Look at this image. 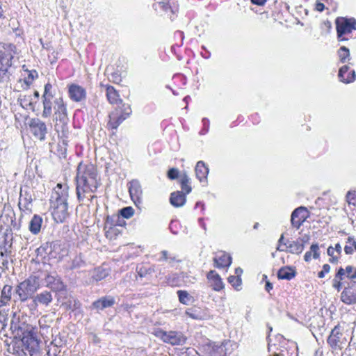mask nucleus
<instances>
[{"label": "nucleus", "mask_w": 356, "mask_h": 356, "mask_svg": "<svg viewBox=\"0 0 356 356\" xmlns=\"http://www.w3.org/2000/svg\"><path fill=\"white\" fill-rule=\"evenodd\" d=\"M76 193L79 202H84L85 200L92 201L95 193L100 186L99 180L97 179V172L95 167L92 164L83 165L79 163L77 167L76 176Z\"/></svg>", "instance_id": "nucleus-1"}, {"label": "nucleus", "mask_w": 356, "mask_h": 356, "mask_svg": "<svg viewBox=\"0 0 356 356\" xmlns=\"http://www.w3.org/2000/svg\"><path fill=\"white\" fill-rule=\"evenodd\" d=\"M67 198V188H63L62 184H58L50 198L51 215L58 223L63 222L69 216Z\"/></svg>", "instance_id": "nucleus-2"}, {"label": "nucleus", "mask_w": 356, "mask_h": 356, "mask_svg": "<svg viewBox=\"0 0 356 356\" xmlns=\"http://www.w3.org/2000/svg\"><path fill=\"white\" fill-rule=\"evenodd\" d=\"M53 120L55 122L54 129L58 136L62 138H67L69 134V118L67 115V104L63 97H56L54 99Z\"/></svg>", "instance_id": "nucleus-3"}, {"label": "nucleus", "mask_w": 356, "mask_h": 356, "mask_svg": "<svg viewBox=\"0 0 356 356\" xmlns=\"http://www.w3.org/2000/svg\"><path fill=\"white\" fill-rule=\"evenodd\" d=\"M40 287L38 277H29L20 282L15 289V293L18 295L21 302H24L30 298H33L34 293Z\"/></svg>", "instance_id": "nucleus-4"}, {"label": "nucleus", "mask_w": 356, "mask_h": 356, "mask_svg": "<svg viewBox=\"0 0 356 356\" xmlns=\"http://www.w3.org/2000/svg\"><path fill=\"white\" fill-rule=\"evenodd\" d=\"M347 339L339 325H336L327 339V343L332 351L341 350L346 344Z\"/></svg>", "instance_id": "nucleus-5"}, {"label": "nucleus", "mask_w": 356, "mask_h": 356, "mask_svg": "<svg viewBox=\"0 0 356 356\" xmlns=\"http://www.w3.org/2000/svg\"><path fill=\"white\" fill-rule=\"evenodd\" d=\"M336 29L338 40L339 41L347 40L346 38H342V36L351 33L353 30H356V20L354 18L337 17Z\"/></svg>", "instance_id": "nucleus-6"}, {"label": "nucleus", "mask_w": 356, "mask_h": 356, "mask_svg": "<svg viewBox=\"0 0 356 356\" xmlns=\"http://www.w3.org/2000/svg\"><path fill=\"white\" fill-rule=\"evenodd\" d=\"M29 129L31 133L40 141L45 140L47 133V128L45 122L39 118H32L30 120Z\"/></svg>", "instance_id": "nucleus-7"}, {"label": "nucleus", "mask_w": 356, "mask_h": 356, "mask_svg": "<svg viewBox=\"0 0 356 356\" xmlns=\"http://www.w3.org/2000/svg\"><path fill=\"white\" fill-rule=\"evenodd\" d=\"M136 272L140 277H145L155 272H158L159 275H161L166 273V268L164 266L161 267V265L156 266L142 264L137 266Z\"/></svg>", "instance_id": "nucleus-8"}, {"label": "nucleus", "mask_w": 356, "mask_h": 356, "mask_svg": "<svg viewBox=\"0 0 356 356\" xmlns=\"http://www.w3.org/2000/svg\"><path fill=\"white\" fill-rule=\"evenodd\" d=\"M160 337L165 343H170L171 345H183L185 343L186 338L181 332L170 331V332H160Z\"/></svg>", "instance_id": "nucleus-9"}, {"label": "nucleus", "mask_w": 356, "mask_h": 356, "mask_svg": "<svg viewBox=\"0 0 356 356\" xmlns=\"http://www.w3.org/2000/svg\"><path fill=\"white\" fill-rule=\"evenodd\" d=\"M341 300L346 305L356 303V281L351 282L341 293Z\"/></svg>", "instance_id": "nucleus-10"}, {"label": "nucleus", "mask_w": 356, "mask_h": 356, "mask_svg": "<svg viewBox=\"0 0 356 356\" xmlns=\"http://www.w3.org/2000/svg\"><path fill=\"white\" fill-rule=\"evenodd\" d=\"M308 217V211L304 207L296 209L291 213V225L299 229Z\"/></svg>", "instance_id": "nucleus-11"}, {"label": "nucleus", "mask_w": 356, "mask_h": 356, "mask_svg": "<svg viewBox=\"0 0 356 356\" xmlns=\"http://www.w3.org/2000/svg\"><path fill=\"white\" fill-rule=\"evenodd\" d=\"M46 286L51 289L53 291H61L65 290V285L61 280V278L56 274H47L44 278Z\"/></svg>", "instance_id": "nucleus-12"}, {"label": "nucleus", "mask_w": 356, "mask_h": 356, "mask_svg": "<svg viewBox=\"0 0 356 356\" xmlns=\"http://www.w3.org/2000/svg\"><path fill=\"white\" fill-rule=\"evenodd\" d=\"M68 94L70 98L76 102H80L86 98V90L82 86L74 83L69 86Z\"/></svg>", "instance_id": "nucleus-13"}, {"label": "nucleus", "mask_w": 356, "mask_h": 356, "mask_svg": "<svg viewBox=\"0 0 356 356\" xmlns=\"http://www.w3.org/2000/svg\"><path fill=\"white\" fill-rule=\"evenodd\" d=\"M53 300L51 293L49 291H44L33 298V302L31 305V309L35 310L38 304L48 306Z\"/></svg>", "instance_id": "nucleus-14"}, {"label": "nucleus", "mask_w": 356, "mask_h": 356, "mask_svg": "<svg viewBox=\"0 0 356 356\" xmlns=\"http://www.w3.org/2000/svg\"><path fill=\"white\" fill-rule=\"evenodd\" d=\"M176 0H156L155 10H161L165 13H175L177 11Z\"/></svg>", "instance_id": "nucleus-15"}, {"label": "nucleus", "mask_w": 356, "mask_h": 356, "mask_svg": "<svg viewBox=\"0 0 356 356\" xmlns=\"http://www.w3.org/2000/svg\"><path fill=\"white\" fill-rule=\"evenodd\" d=\"M128 187L131 200L135 202L136 201L140 202L143 191L139 181L137 179L131 180L129 182Z\"/></svg>", "instance_id": "nucleus-16"}, {"label": "nucleus", "mask_w": 356, "mask_h": 356, "mask_svg": "<svg viewBox=\"0 0 356 356\" xmlns=\"http://www.w3.org/2000/svg\"><path fill=\"white\" fill-rule=\"evenodd\" d=\"M227 343H222L221 344L209 343L205 347V350L208 356H225L226 348L225 345Z\"/></svg>", "instance_id": "nucleus-17"}, {"label": "nucleus", "mask_w": 356, "mask_h": 356, "mask_svg": "<svg viewBox=\"0 0 356 356\" xmlns=\"http://www.w3.org/2000/svg\"><path fill=\"white\" fill-rule=\"evenodd\" d=\"M214 266L218 268L228 267L232 264V257L225 252L220 251L216 253L213 258Z\"/></svg>", "instance_id": "nucleus-18"}, {"label": "nucleus", "mask_w": 356, "mask_h": 356, "mask_svg": "<svg viewBox=\"0 0 356 356\" xmlns=\"http://www.w3.org/2000/svg\"><path fill=\"white\" fill-rule=\"evenodd\" d=\"M21 346L32 356L37 350L38 341L36 337H23Z\"/></svg>", "instance_id": "nucleus-19"}, {"label": "nucleus", "mask_w": 356, "mask_h": 356, "mask_svg": "<svg viewBox=\"0 0 356 356\" xmlns=\"http://www.w3.org/2000/svg\"><path fill=\"white\" fill-rule=\"evenodd\" d=\"M4 239L2 243L0 244V256L1 257H5L11 254L12 252V246H13V236L12 234H8L7 233L4 234Z\"/></svg>", "instance_id": "nucleus-20"}, {"label": "nucleus", "mask_w": 356, "mask_h": 356, "mask_svg": "<svg viewBox=\"0 0 356 356\" xmlns=\"http://www.w3.org/2000/svg\"><path fill=\"white\" fill-rule=\"evenodd\" d=\"M207 277L214 291H219L224 288V284L221 277L215 270H210L207 273Z\"/></svg>", "instance_id": "nucleus-21"}, {"label": "nucleus", "mask_w": 356, "mask_h": 356, "mask_svg": "<svg viewBox=\"0 0 356 356\" xmlns=\"http://www.w3.org/2000/svg\"><path fill=\"white\" fill-rule=\"evenodd\" d=\"M115 303V298L112 296H104L92 303V307L97 310L111 307Z\"/></svg>", "instance_id": "nucleus-22"}, {"label": "nucleus", "mask_w": 356, "mask_h": 356, "mask_svg": "<svg viewBox=\"0 0 356 356\" xmlns=\"http://www.w3.org/2000/svg\"><path fill=\"white\" fill-rule=\"evenodd\" d=\"M156 260L160 263L166 261L169 267H173L175 263L180 261L175 254L170 253L167 250L161 251Z\"/></svg>", "instance_id": "nucleus-23"}, {"label": "nucleus", "mask_w": 356, "mask_h": 356, "mask_svg": "<svg viewBox=\"0 0 356 356\" xmlns=\"http://www.w3.org/2000/svg\"><path fill=\"white\" fill-rule=\"evenodd\" d=\"M186 201V195L182 191H175L170 194V202L175 207L184 206Z\"/></svg>", "instance_id": "nucleus-24"}, {"label": "nucleus", "mask_w": 356, "mask_h": 356, "mask_svg": "<svg viewBox=\"0 0 356 356\" xmlns=\"http://www.w3.org/2000/svg\"><path fill=\"white\" fill-rule=\"evenodd\" d=\"M126 119L127 118L120 113L119 109L115 108V111L109 115L108 125L112 129H115Z\"/></svg>", "instance_id": "nucleus-25"}, {"label": "nucleus", "mask_w": 356, "mask_h": 356, "mask_svg": "<svg viewBox=\"0 0 356 356\" xmlns=\"http://www.w3.org/2000/svg\"><path fill=\"white\" fill-rule=\"evenodd\" d=\"M195 170L196 177L200 181L202 182L207 179L209 168L205 165L203 161H200L197 163Z\"/></svg>", "instance_id": "nucleus-26"}, {"label": "nucleus", "mask_w": 356, "mask_h": 356, "mask_svg": "<svg viewBox=\"0 0 356 356\" xmlns=\"http://www.w3.org/2000/svg\"><path fill=\"white\" fill-rule=\"evenodd\" d=\"M348 65H343L339 69V78L340 79V81L346 83L353 82L356 78L355 70H351L347 78H344V74L348 71Z\"/></svg>", "instance_id": "nucleus-27"}, {"label": "nucleus", "mask_w": 356, "mask_h": 356, "mask_svg": "<svg viewBox=\"0 0 356 356\" xmlns=\"http://www.w3.org/2000/svg\"><path fill=\"white\" fill-rule=\"evenodd\" d=\"M42 221H43V220L41 216H40L39 215H36V214L34 215L29 222V231L33 234H35V235L38 234L40 232Z\"/></svg>", "instance_id": "nucleus-28"}, {"label": "nucleus", "mask_w": 356, "mask_h": 356, "mask_svg": "<svg viewBox=\"0 0 356 356\" xmlns=\"http://www.w3.org/2000/svg\"><path fill=\"white\" fill-rule=\"evenodd\" d=\"M296 275V270L290 266L282 267L277 272V277L281 280H291Z\"/></svg>", "instance_id": "nucleus-29"}, {"label": "nucleus", "mask_w": 356, "mask_h": 356, "mask_svg": "<svg viewBox=\"0 0 356 356\" xmlns=\"http://www.w3.org/2000/svg\"><path fill=\"white\" fill-rule=\"evenodd\" d=\"M43 111L42 113V117L47 118L52 115V106L54 105L53 97H42Z\"/></svg>", "instance_id": "nucleus-30"}, {"label": "nucleus", "mask_w": 356, "mask_h": 356, "mask_svg": "<svg viewBox=\"0 0 356 356\" xmlns=\"http://www.w3.org/2000/svg\"><path fill=\"white\" fill-rule=\"evenodd\" d=\"M106 97L111 104H122V99L119 98L118 92L111 86H108L106 88Z\"/></svg>", "instance_id": "nucleus-31"}, {"label": "nucleus", "mask_w": 356, "mask_h": 356, "mask_svg": "<svg viewBox=\"0 0 356 356\" xmlns=\"http://www.w3.org/2000/svg\"><path fill=\"white\" fill-rule=\"evenodd\" d=\"M286 249V251L291 254H299L304 250V245L303 243H300L299 240L289 241Z\"/></svg>", "instance_id": "nucleus-32"}, {"label": "nucleus", "mask_w": 356, "mask_h": 356, "mask_svg": "<svg viewBox=\"0 0 356 356\" xmlns=\"http://www.w3.org/2000/svg\"><path fill=\"white\" fill-rule=\"evenodd\" d=\"M108 270L102 267L95 268L92 273V278L93 280L98 282L104 280L108 275Z\"/></svg>", "instance_id": "nucleus-33"}, {"label": "nucleus", "mask_w": 356, "mask_h": 356, "mask_svg": "<svg viewBox=\"0 0 356 356\" xmlns=\"http://www.w3.org/2000/svg\"><path fill=\"white\" fill-rule=\"evenodd\" d=\"M319 246L317 243L312 244L310 247V250L306 252L304 256V259L305 261L308 262L311 260L312 254H313V258L317 259L320 257V254L318 252Z\"/></svg>", "instance_id": "nucleus-34"}, {"label": "nucleus", "mask_w": 356, "mask_h": 356, "mask_svg": "<svg viewBox=\"0 0 356 356\" xmlns=\"http://www.w3.org/2000/svg\"><path fill=\"white\" fill-rule=\"evenodd\" d=\"M337 55L341 63H345L350 60L349 49L345 46H342L337 51Z\"/></svg>", "instance_id": "nucleus-35"}, {"label": "nucleus", "mask_w": 356, "mask_h": 356, "mask_svg": "<svg viewBox=\"0 0 356 356\" xmlns=\"http://www.w3.org/2000/svg\"><path fill=\"white\" fill-rule=\"evenodd\" d=\"M31 202H32V198H31V195L26 193L25 195L24 196L22 193V192L20 193V197H19V207L21 210L29 209V206L31 203Z\"/></svg>", "instance_id": "nucleus-36"}, {"label": "nucleus", "mask_w": 356, "mask_h": 356, "mask_svg": "<svg viewBox=\"0 0 356 356\" xmlns=\"http://www.w3.org/2000/svg\"><path fill=\"white\" fill-rule=\"evenodd\" d=\"M13 293V287L10 285L6 284L1 292V299L4 300L6 303H8V302L11 300V296Z\"/></svg>", "instance_id": "nucleus-37"}, {"label": "nucleus", "mask_w": 356, "mask_h": 356, "mask_svg": "<svg viewBox=\"0 0 356 356\" xmlns=\"http://www.w3.org/2000/svg\"><path fill=\"white\" fill-rule=\"evenodd\" d=\"M177 294L180 302L186 305H189L193 299V297L186 291L179 290L177 291Z\"/></svg>", "instance_id": "nucleus-38"}, {"label": "nucleus", "mask_w": 356, "mask_h": 356, "mask_svg": "<svg viewBox=\"0 0 356 356\" xmlns=\"http://www.w3.org/2000/svg\"><path fill=\"white\" fill-rule=\"evenodd\" d=\"M347 245L344 247V251L346 254H352L355 250H356V241L352 238L348 237L347 241Z\"/></svg>", "instance_id": "nucleus-39"}, {"label": "nucleus", "mask_w": 356, "mask_h": 356, "mask_svg": "<svg viewBox=\"0 0 356 356\" xmlns=\"http://www.w3.org/2000/svg\"><path fill=\"white\" fill-rule=\"evenodd\" d=\"M115 224L113 223V218L110 216H107L105 222L104 229L106 230V236L108 237L110 233L114 232L115 229L113 227Z\"/></svg>", "instance_id": "nucleus-40"}, {"label": "nucleus", "mask_w": 356, "mask_h": 356, "mask_svg": "<svg viewBox=\"0 0 356 356\" xmlns=\"http://www.w3.org/2000/svg\"><path fill=\"white\" fill-rule=\"evenodd\" d=\"M116 108L119 109L120 113L122 114L125 118L129 117L131 113V108L129 104H120Z\"/></svg>", "instance_id": "nucleus-41"}, {"label": "nucleus", "mask_w": 356, "mask_h": 356, "mask_svg": "<svg viewBox=\"0 0 356 356\" xmlns=\"http://www.w3.org/2000/svg\"><path fill=\"white\" fill-rule=\"evenodd\" d=\"M85 265V262L81 257V255L76 256L72 261V265L70 266L71 269H76L83 267Z\"/></svg>", "instance_id": "nucleus-42"}, {"label": "nucleus", "mask_w": 356, "mask_h": 356, "mask_svg": "<svg viewBox=\"0 0 356 356\" xmlns=\"http://www.w3.org/2000/svg\"><path fill=\"white\" fill-rule=\"evenodd\" d=\"M12 354L13 356H27V351L24 348L19 345L13 346Z\"/></svg>", "instance_id": "nucleus-43"}, {"label": "nucleus", "mask_w": 356, "mask_h": 356, "mask_svg": "<svg viewBox=\"0 0 356 356\" xmlns=\"http://www.w3.org/2000/svg\"><path fill=\"white\" fill-rule=\"evenodd\" d=\"M228 282L230 283L236 290H239V287L242 284L241 278L239 276L231 275L228 277Z\"/></svg>", "instance_id": "nucleus-44"}, {"label": "nucleus", "mask_w": 356, "mask_h": 356, "mask_svg": "<svg viewBox=\"0 0 356 356\" xmlns=\"http://www.w3.org/2000/svg\"><path fill=\"white\" fill-rule=\"evenodd\" d=\"M120 213L122 217L125 218H129L133 216L134 213V209L131 207H124L120 210Z\"/></svg>", "instance_id": "nucleus-45"}, {"label": "nucleus", "mask_w": 356, "mask_h": 356, "mask_svg": "<svg viewBox=\"0 0 356 356\" xmlns=\"http://www.w3.org/2000/svg\"><path fill=\"white\" fill-rule=\"evenodd\" d=\"M335 251L332 246L328 247L327 250V254L330 257L329 261L331 263H337L339 260V257L337 255H334Z\"/></svg>", "instance_id": "nucleus-46"}, {"label": "nucleus", "mask_w": 356, "mask_h": 356, "mask_svg": "<svg viewBox=\"0 0 356 356\" xmlns=\"http://www.w3.org/2000/svg\"><path fill=\"white\" fill-rule=\"evenodd\" d=\"M52 85L50 83H47L44 85V93L42 97H54V95L51 92Z\"/></svg>", "instance_id": "nucleus-47"}, {"label": "nucleus", "mask_w": 356, "mask_h": 356, "mask_svg": "<svg viewBox=\"0 0 356 356\" xmlns=\"http://www.w3.org/2000/svg\"><path fill=\"white\" fill-rule=\"evenodd\" d=\"M346 273L347 277L350 279L356 278V268H353L352 266H346Z\"/></svg>", "instance_id": "nucleus-48"}, {"label": "nucleus", "mask_w": 356, "mask_h": 356, "mask_svg": "<svg viewBox=\"0 0 356 356\" xmlns=\"http://www.w3.org/2000/svg\"><path fill=\"white\" fill-rule=\"evenodd\" d=\"M346 200L349 204L356 205V192L349 191L346 195Z\"/></svg>", "instance_id": "nucleus-49"}, {"label": "nucleus", "mask_w": 356, "mask_h": 356, "mask_svg": "<svg viewBox=\"0 0 356 356\" xmlns=\"http://www.w3.org/2000/svg\"><path fill=\"white\" fill-rule=\"evenodd\" d=\"M178 175H179V170L177 168H171L168 170V177L170 179H175L178 177Z\"/></svg>", "instance_id": "nucleus-50"}, {"label": "nucleus", "mask_w": 356, "mask_h": 356, "mask_svg": "<svg viewBox=\"0 0 356 356\" xmlns=\"http://www.w3.org/2000/svg\"><path fill=\"white\" fill-rule=\"evenodd\" d=\"M330 270V266L329 264H324L321 271L318 272V277L319 278H323L326 273H328Z\"/></svg>", "instance_id": "nucleus-51"}, {"label": "nucleus", "mask_w": 356, "mask_h": 356, "mask_svg": "<svg viewBox=\"0 0 356 356\" xmlns=\"http://www.w3.org/2000/svg\"><path fill=\"white\" fill-rule=\"evenodd\" d=\"M203 129L200 131L201 134H206L209 129V120L207 118L202 119Z\"/></svg>", "instance_id": "nucleus-52"}, {"label": "nucleus", "mask_w": 356, "mask_h": 356, "mask_svg": "<svg viewBox=\"0 0 356 356\" xmlns=\"http://www.w3.org/2000/svg\"><path fill=\"white\" fill-rule=\"evenodd\" d=\"M35 76H37V73L35 71L31 72L29 74L28 77L26 78L24 80L27 86H29L31 83Z\"/></svg>", "instance_id": "nucleus-53"}, {"label": "nucleus", "mask_w": 356, "mask_h": 356, "mask_svg": "<svg viewBox=\"0 0 356 356\" xmlns=\"http://www.w3.org/2000/svg\"><path fill=\"white\" fill-rule=\"evenodd\" d=\"M19 101H20V104L22 106H32L33 105V103L31 100H29L27 98H26V96H24L22 97H20L19 98Z\"/></svg>", "instance_id": "nucleus-54"}, {"label": "nucleus", "mask_w": 356, "mask_h": 356, "mask_svg": "<svg viewBox=\"0 0 356 356\" xmlns=\"http://www.w3.org/2000/svg\"><path fill=\"white\" fill-rule=\"evenodd\" d=\"M346 275V269H343V268H340L338 270V272L335 275V279H338L339 280H342L343 279V275Z\"/></svg>", "instance_id": "nucleus-55"}, {"label": "nucleus", "mask_w": 356, "mask_h": 356, "mask_svg": "<svg viewBox=\"0 0 356 356\" xmlns=\"http://www.w3.org/2000/svg\"><path fill=\"white\" fill-rule=\"evenodd\" d=\"M190 183L181 184V187L182 191L184 192V194H188L191 192L192 188L189 185Z\"/></svg>", "instance_id": "nucleus-56"}, {"label": "nucleus", "mask_w": 356, "mask_h": 356, "mask_svg": "<svg viewBox=\"0 0 356 356\" xmlns=\"http://www.w3.org/2000/svg\"><path fill=\"white\" fill-rule=\"evenodd\" d=\"M23 337H35V332L33 327L28 328L24 333Z\"/></svg>", "instance_id": "nucleus-57"}, {"label": "nucleus", "mask_w": 356, "mask_h": 356, "mask_svg": "<svg viewBox=\"0 0 356 356\" xmlns=\"http://www.w3.org/2000/svg\"><path fill=\"white\" fill-rule=\"evenodd\" d=\"M191 179L189 177L186 175V173H183L181 175L180 177V184H186V183H190Z\"/></svg>", "instance_id": "nucleus-58"}, {"label": "nucleus", "mask_w": 356, "mask_h": 356, "mask_svg": "<svg viewBox=\"0 0 356 356\" xmlns=\"http://www.w3.org/2000/svg\"><path fill=\"white\" fill-rule=\"evenodd\" d=\"M341 280H339L338 279H334V284H333V286L337 289L338 291H340L341 288Z\"/></svg>", "instance_id": "nucleus-59"}, {"label": "nucleus", "mask_w": 356, "mask_h": 356, "mask_svg": "<svg viewBox=\"0 0 356 356\" xmlns=\"http://www.w3.org/2000/svg\"><path fill=\"white\" fill-rule=\"evenodd\" d=\"M298 240H299L300 243H303V245H305V243H308V241L309 240V236L305 234L302 238H300Z\"/></svg>", "instance_id": "nucleus-60"}, {"label": "nucleus", "mask_w": 356, "mask_h": 356, "mask_svg": "<svg viewBox=\"0 0 356 356\" xmlns=\"http://www.w3.org/2000/svg\"><path fill=\"white\" fill-rule=\"evenodd\" d=\"M288 353L286 350H280L279 352L274 353L271 356H287Z\"/></svg>", "instance_id": "nucleus-61"}, {"label": "nucleus", "mask_w": 356, "mask_h": 356, "mask_svg": "<svg viewBox=\"0 0 356 356\" xmlns=\"http://www.w3.org/2000/svg\"><path fill=\"white\" fill-rule=\"evenodd\" d=\"M325 9V5L323 3L321 2H316V10L322 12Z\"/></svg>", "instance_id": "nucleus-62"}, {"label": "nucleus", "mask_w": 356, "mask_h": 356, "mask_svg": "<svg viewBox=\"0 0 356 356\" xmlns=\"http://www.w3.org/2000/svg\"><path fill=\"white\" fill-rule=\"evenodd\" d=\"M266 0H251V2L253 4L257 5V6H263L266 3Z\"/></svg>", "instance_id": "nucleus-63"}, {"label": "nucleus", "mask_w": 356, "mask_h": 356, "mask_svg": "<svg viewBox=\"0 0 356 356\" xmlns=\"http://www.w3.org/2000/svg\"><path fill=\"white\" fill-rule=\"evenodd\" d=\"M334 250L335 251V252L337 253L338 255L341 254V251H342V248H341V246L339 243H337L335 245V247L334 248Z\"/></svg>", "instance_id": "nucleus-64"}]
</instances>
